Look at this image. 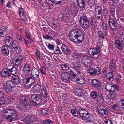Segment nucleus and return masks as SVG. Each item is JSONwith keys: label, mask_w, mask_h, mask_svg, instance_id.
Here are the masks:
<instances>
[{"label": "nucleus", "mask_w": 124, "mask_h": 124, "mask_svg": "<svg viewBox=\"0 0 124 124\" xmlns=\"http://www.w3.org/2000/svg\"><path fill=\"white\" fill-rule=\"evenodd\" d=\"M2 113L5 118L7 120L9 119L10 122L15 121L17 119V114L13 109H4Z\"/></svg>", "instance_id": "f257e3e1"}, {"label": "nucleus", "mask_w": 124, "mask_h": 124, "mask_svg": "<svg viewBox=\"0 0 124 124\" xmlns=\"http://www.w3.org/2000/svg\"><path fill=\"white\" fill-rule=\"evenodd\" d=\"M76 75L72 70L70 71V72H65L62 73L61 75V78L62 80L66 83H69L70 82L72 79L75 78Z\"/></svg>", "instance_id": "f03ea898"}, {"label": "nucleus", "mask_w": 124, "mask_h": 124, "mask_svg": "<svg viewBox=\"0 0 124 124\" xmlns=\"http://www.w3.org/2000/svg\"><path fill=\"white\" fill-rule=\"evenodd\" d=\"M30 98L28 96H21L19 99V102L21 104V110L29 109L31 108L30 105L27 104L28 101L30 100Z\"/></svg>", "instance_id": "7ed1b4c3"}, {"label": "nucleus", "mask_w": 124, "mask_h": 124, "mask_svg": "<svg viewBox=\"0 0 124 124\" xmlns=\"http://www.w3.org/2000/svg\"><path fill=\"white\" fill-rule=\"evenodd\" d=\"M83 35V32L81 31L78 29H75L69 32V39L70 41L74 42H77L75 40L74 37Z\"/></svg>", "instance_id": "20e7f679"}, {"label": "nucleus", "mask_w": 124, "mask_h": 124, "mask_svg": "<svg viewBox=\"0 0 124 124\" xmlns=\"http://www.w3.org/2000/svg\"><path fill=\"white\" fill-rule=\"evenodd\" d=\"M79 23L80 26L85 30L88 29L90 24L88 19L85 16H83L80 19Z\"/></svg>", "instance_id": "39448f33"}, {"label": "nucleus", "mask_w": 124, "mask_h": 124, "mask_svg": "<svg viewBox=\"0 0 124 124\" xmlns=\"http://www.w3.org/2000/svg\"><path fill=\"white\" fill-rule=\"evenodd\" d=\"M14 86V84L12 80H8L4 83L3 87L7 93H10L12 90V88Z\"/></svg>", "instance_id": "423d86ee"}, {"label": "nucleus", "mask_w": 124, "mask_h": 124, "mask_svg": "<svg viewBox=\"0 0 124 124\" xmlns=\"http://www.w3.org/2000/svg\"><path fill=\"white\" fill-rule=\"evenodd\" d=\"M23 84L27 88L31 87L33 84L35 82L34 79L30 77L27 78H24L23 80Z\"/></svg>", "instance_id": "0eeeda50"}, {"label": "nucleus", "mask_w": 124, "mask_h": 124, "mask_svg": "<svg viewBox=\"0 0 124 124\" xmlns=\"http://www.w3.org/2000/svg\"><path fill=\"white\" fill-rule=\"evenodd\" d=\"M88 52L90 55L94 58H98L100 55V51L98 48L90 49Z\"/></svg>", "instance_id": "6e6552de"}, {"label": "nucleus", "mask_w": 124, "mask_h": 124, "mask_svg": "<svg viewBox=\"0 0 124 124\" xmlns=\"http://www.w3.org/2000/svg\"><path fill=\"white\" fill-rule=\"evenodd\" d=\"M109 25L112 31H116L117 24L114 18L110 17L109 19Z\"/></svg>", "instance_id": "1a4fd4ad"}, {"label": "nucleus", "mask_w": 124, "mask_h": 124, "mask_svg": "<svg viewBox=\"0 0 124 124\" xmlns=\"http://www.w3.org/2000/svg\"><path fill=\"white\" fill-rule=\"evenodd\" d=\"M102 106H98L97 108L98 112L101 115L105 117L108 116V111L105 108H102Z\"/></svg>", "instance_id": "9d476101"}, {"label": "nucleus", "mask_w": 124, "mask_h": 124, "mask_svg": "<svg viewBox=\"0 0 124 124\" xmlns=\"http://www.w3.org/2000/svg\"><path fill=\"white\" fill-rule=\"evenodd\" d=\"M37 117L33 115H28L24 119V121L27 123H31L35 122L37 120Z\"/></svg>", "instance_id": "9b49d317"}, {"label": "nucleus", "mask_w": 124, "mask_h": 124, "mask_svg": "<svg viewBox=\"0 0 124 124\" xmlns=\"http://www.w3.org/2000/svg\"><path fill=\"white\" fill-rule=\"evenodd\" d=\"M23 59V57L21 55L16 57L12 60L13 64L16 66L19 65L21 63V61Z\"/></svg>", "instance_id": "f8f14e48"}, {"label": "nucleus", "mask_w": 124, "mask_h": 124, "mask_svg": "<svg viewBox=\"0 0 124 124\" xmlns=\"http://www.w3.org/2000/svg\"><path fill=\"white\" fill-rule=\"evenodd\" d=\"M31 98L33 102L37 104H39L41 100V97L39 94L33 95H32Z\"/></svg>", "instance_id": "ddd939ff"}, {"label": "nucleus", "mask_w": 124, "mask_h": 124, "mask_svg": "<svg viewBox=\"0 0 124 124\" xmlns=\"http://www.w3.org/2000/svg\"><path fill=\"white\" fill-rule=\"evenodd\" d=\"M92 83L93 87L96 89H100L101 88V84L100 82L96 79L92 80Z\"/></svg>", "instance_id": "4468645a"}, {"label": "nucleus", "mask_w": 124, "mask_h": 124, "mask_svg": "<svg viewBox=\"0 0 124 124\" xmlns=\"http://www.w3.org/2000/svg\"><path fill=\"white\" fill-rule=\"evenodd\" d=\"M31 69L30 65L27 63H25L24 65L23 68V72L25 74L30 72Z\"/></svg>", "instance_id": "2eb2a0df"}, {"label": "nucleus", "mask_w": 124, "mask_h": 124, "mask_svg": "<svg viewBox=\"0 0 124 124\" xmlns=\"http://www.w3.org/2000/svg\"><path fill=\"white\" fill-rule=\"evenodd\" d=\"M61 48L62 51L67 55L70 54V50L68 46L64 44H62Z\"/></svg>", "instance_id": "dca6fc26"}, {"label": "nucleus", "mask_w": 124, "mask_h": 124, "mask_svg": "<svg viewBox=\"0 0 124 124\" xmlns=\"http://www.w3.org/2000/svg\"><path fill=\"white\" fill-rule=\"evenodd\" d=\"M117 66L115 61L112 60L110 61V68L111 71L113 72H116Z\"/></svg>", "instance_id": "f3484780"}, {"label": "nucleus", "mask_w": 124, "mask_h": 124, "mask_svg": "<svg viewBox=\"0 0 124 124\" xmlns=\"http://www.w3.org/2000/svg\"><path fill=\"white\" fill-rule=\"evenodd\" d=\"M32 76L34 78H38L39 77V72L37 69L33 68L31 71Z\"/></svg>", "instance_id": "a211bd4d"}, {"label": "nucleus", "mask_w": 124, "mask_h": 124, "mask_svg": "<svg viewBox=\"0 0 124 124\" xmlns=\"http://www.w3.org/2000/svg\"><path fill=\"white\" fill-rule=\"evenodd\" d=\"M41 87L39 85L35 84L31 89V91L32 92L38 93L40 92Z\"/></svg>", "instance_id": "6ab92c4d"}, {"label": "nucleus", "mask_w": 124, "mask_h": 124, "mask_svg": "<svg viewBox=\"0 0 124 124\" xmlns=\"http://www.w3.org/2000/svg\"><path fill=\"white\" fill-rule=\"evenodd\" d=\"M2 54L4 56L8 55L9 53V51L8 47L5 46H3L1 48Z\"/></svg>", "instance_id": "aec40b11"}, {"label": "nucleus", "mask_w": 124, "mask_h": 124, "mask_svg": "<svg viewBox=\"0 0 124 124\" xmlns=\"http://www.w3.org/2000/svg\"><path fill=\"white\" fill-rule=\"evenodd\" d=\"M8 69L4 68L2 69L1 71V74L2 76L6 77L8 76V77L11 76L9 74Z\"/></svg>", "instance_id": "412c9836"}, {"label": "nucleus", "mask_w": 124, "mask_h": 124, "mask_svg": "<svg viewBox=\"0 0 124 124\" xmlns=\"http://www.w3.org/2000/svg\"><path fill=\"white\" fill-rule=\"evenodd\" d=\"M73 69L76 71L78 74H79L82 73L81 70L82 69V67L80 65H76L74 66Z\"/></svg>", "instance_id": "4be33fe9"}, {"label": "nucleus", "mask_w": 124, "mask_h": 124, "mask_svg": "<svg viewBox=\"0 0 124 124\" xmlns=\"http://www.w3.org/2000/svg\"><path fill=\"white\" fill-rule=\"evenodd\" d=\"M41 94V96L44 99H46L48 97V94L45 87H44L42 89Z\"/></svg>", "instance_id": "5701e85b"}, {"label": "nucleus", "mask_w": 124, "mask_h": 124, "mask_svg": "<svg viewBox=\"0 0 124 124\" xmlns=\"http://www.w3.org/2000/svg\"><path fill=\"white\" fill-rule=\"evenodd\" d=\"M80 59H81L83 61H91L90 57L88 56L84 55L83 54H81L80 55Z\"/></svg>", "instance_id": "b1692460"}, {"label": "nucleus", "mask_w": 124, "mask_h": 124, "mask_svg": "<svg viewBox=\"0 0 124 124\" xmlns=\"http://www.w3.org/2000/svg\"><path fill=\"white\" fill-rule=\"evenodd\" d=\"M91 115L88 113L85 115L81 117L82 119L86 122H89L91 121Z\"/></svg>", "instance_id": "393cba45"}, {"label": "nucleus", "mask_w": 124, "mask_h": 124, "mask_svg": "<svg viewBox=\"0 0 124 124\" xmlns=\"http://www.w3.org/2000/svg\"><path fill=\"white\" fill-rule=\"evenodd\" d=\"M12 39V38L9 36H7L6 37L5 42L6 45L7 46H10Z\"/></svg>", "instance_id": "a878e982"}, {"label": "nucleus", "mask_w": 124, "mask_h": 124, "mask_svg": "<svg viewBox=\"0 0 124 124\" xmlns=\"http://www.w3.org/2000/svg\"><path fill=\"white\" fill-rule=\"evenodd\" d=\"M96 97L97 98V101L99 103H101L103 102V98L101 94L100 93H97V95Z\"/></svg>", "instance_id": "bb28decb"}, {"label": "nucleus", "mask_w": 124, "mask_h": 124, "mask_svg": "<svg viewBox=\"0 0 124 124\" xmlns=\"http://www.w3.org/2000/svg\"><path fill=\"white\" fill-rule=\"evenodd\" d=\"M74 93L77 95L81 96L83 94L82 89L80 88L76 89L74 91Z\"/></svg>", "instance_id": "cd10ccee"}, {"label": "nucleus", "mask_w": 124, "mask_h": 124, "mask_svg": "<svg viewBox=\"0 0 124 124\" xmlns=\"http://www.w3.org/2000/svg\"><path fill=\"white\" fill-rule=\"evenodd\" d=\"M115 44L116 47L119 49L121 50L122 49V45L119 40H116L115 42Z\"/></svg>", "instance_id": "c85d7f7f"}, {"label": "nucleus", "mask_w": 124, "mask_h": 124, "mask_svg": "<svg viewBox=\"0 0 124 124\" xmlns=\"http://www.w3.org/2000/svg\"><path fill=\"white\" fill-rule=\"evenodd\" d=\"M12 50L16 54H19L21 52V49L20 46L13 48Z\"/></svg>", "instance_id": "c756f323"}, {"label": "nucleus", "mask_w": 124, "mask_h": 124, "mask_svg": "<svg viewBox=\"0 0 124 124\" xmlns=\"http://www.w3.org/2000/svg\"><path fill=\"white\" fill-rule=\"evenodd\" d=\"M76 81L80 85L84 84L85 82V80L84 78L81 77H79L76 80Z\"/></svg>", "instance_id": "7c9ffc66"}, {"label": "nucleus", "mask_w": 124, "mask_h": 124, "mask_svg": "<svg viewBox=\"0 0 124 124\" xmlns=\"http://www.w3.org/2000/svg\"><path fill=\"white\" fill-rule=\"evenodd\" d=\"M79 112L80 116L82 117L83 116L85 115L88 112L85 109L83 108H81L79 110Z\"/></svg>", "instance_id": "2f4dec72"}, {"label": "nucleus", "mask_w": 124, "mask_h": 124, "mask_svg": "<svg viewBox=\"0 0 124 124\" xmlns=\"http://www.w3.org/2000/svg\"><path fill=\"white\" fill-rule=\"evenodd\" d=\"M6 28L5 27L3 26L0 30V37H4V34L6 32Z\"/></svg>", "instance_id": "473e14b6"}, {"label": "nucleus", "mask_w": 124, "mask_h": 124, "mask_svg": "<svg viewBox=\"0 0 124 124\" xmlns=\"http://www.w3.org/2000/svg\"><path fill=\"white\" fill-rule=\"evenodd\" d=\"M109 93L108 94L109 97L113 98L115 97L116 95V92L114 90H112L108 92Z\"/></svg>", "instance_id": "72a5a7b5"}, {"label": "nucleus", "mask_w": 124, "mask_h": 124, "mask_svg": "<svg viewBox=\"0 0 124 124\" xmlns=\"http://www.w3.org/2000/svg\"><path fill=\"white\" fill-rule=\"evenodd\" d=\"M8 70L9 74H16L17 73V70L13 66L11 69H8Z\"/></svg>", "instance_id": "f704fd0d"}, {"label": "nucleus", "mask_w": 124, "mask_h": 124, "mask_svg": "<svg viewBox=\"0 0 124 124\" xmlns=\"http://www.w3.org/2000/svg\"><path fill=\"white\" fill-rule=\"evenodd\" d=\"M82 64L85 67H90L92 65L91 61H82Z\"/></svg>", "instance_id": "c9c22d12"}, {"label": "nucleus", "mask_w": 124, "mask_h": 124, "mask_svg": "<svg viewBox=\"0 0 124 124\" xmlns=\"http://www.w3.org/2000/svg\"><path fill=\"white\" fill-rule=\"evenodd\" d=\"M60 67L63 70L67 71L69 70V66L67 64H62L60 65Z\"/></svg>", "instance_id": "e433bc0d"}, {"label": "nucleus", "mask_w": 124, "mask_h": 124, "mask_svg": "<svg viewBox=\"0 0 124 124\" xmlns=\"http://www.w3.org/2000/svg\"><path fill=\"white\" fill-rule=\"evenodd\" d=\"M112 108L113 110L118 111L120 109V107L118 104H116L113 105L112 106Z\"/></svg>", "instance_id": "4c0bfd02"}, {"label": "nucleus", "mask_w": 124, "mask_h": 124, "mask_svg": "<svg viewBox=\"0 0 124 124\" xmlns=\"http://www.w3.org/2000/svg\"><path fill=\"white\" fill-rule=\"evenodd\" d=\"M74 38L77 39L78 42L81 43L83 41L84 39L83 35L78 36L77 37H75Z\"/></svg>", "instance_id": "58836bf2"}, {"label": "nucleus", "mask_w": 124, "mask_h": 124, "mask_svg": "<svg viewBox=\"0 0 124 124\" xmlns=\"http://www.w3.org/2000/svg\"><path fill=\"white\" fill-rule=\"evenodd\" d=\"M101 8L99 6L97 7H96L95 10V12L96 14L100 15L101 14Z\"/></svg>", "instance_id": "ea45409f"}, {"label": "nucleus", "mask_w": 124, "mask_h": 124, "mask_svg": "<svg viewBox=\"0 0 124 124\" xmlns=\"http://www.w3.org/2000/svg\"><path fill=\"white\" fill-rule=\"evenodd\" d=\"M19 13L20 17L21 18H25V16L24 15L23 9L22 8H20L19 10Z\"/></svg>", "instance_id": "a19ab883"}, {"label": "nucleus", "mask_w": 124, "mask_h": 124, "mask_svg": "<svg viewBox=\"0 0 124 124\" xmlns=\"http://www.w3.org/2000/svg\"><path fill=\"white\" fill-rule=\"evenodd\" d=\"M112 85L110 84H107L105 86V89L108 92L112 90Z\"/></svg>", "instance_id": "79ce46f5"}, {"label": "nucleus", "mask_w": 124, "mask_h": 124, "mask_svg": "<svg viewBox=\"0 0 124 124\" xmlns=\"http://www.w3.org/2000/svg\"><path fill=\"white\" fill-rule=\"evenodd\" d=\"M90 95L92 98L95 99H96L97 95V93L95 91H93L91 92Z\"/></svg>", "instance_id": "37998d69"}, {"label": "nucleus", "mask_w": 124, "mask_h": 124, "mask_svg": "<svg viewBox=\"0 0 124 124\" xmlns=\"http://www.w3.org/2000/svg\"><path fill=\"white\" fill-rule=\"evenodd\" d=\"M71 113L75 117H77L78 115V112L75 109H71Z\"/></svg>", "instance_id": "c03bdc74"}, {"label": "nucleus", "mask_w": 124, "mask_h": 124, "mask_svg": "<svg viewBox=\"0 0 124 124\" xmlns=\"http://www.w3.org/2000/svg\"><path fill=\"white\" fill-rule=\"evenodd\" d=\"M106 77L108 79L110 80L114 77L113 75L112 72L108 73L106 75Z\"/></svg>", "instance_id": "a18cd8bd"}, {"label": "nucleus", "mask_w": 124, "mask_h": 124, "mask_svg": "<svg viewBox=\"0 0 124 124\" xmlns=\"http://www.w3.org/2000/svg\"><path fill=\"white\" fill-rule=\"evenodd\" d=\"M96 20L95 19L93 18L90 22V24L93 27H94L97 25Z\"/></svg>", "instance_id": "49530a36"}, {"label": "nucleus", "mask_w": 124, "mask_h": 124, "mask_svg": "<svg viewBox=\"0 0 124 124\" xmlns=\"http://www.w3.org/2000/svg\"><path fill=\"white\" fill-rule=\"evenodd\" d=\"M19 46L18 42L16 41H13L12 44V47L13 48H14Z\"/></svg>", "instance_id": "de8ad7c7"}, {"label": "nucleus", "mask_w": 124, "mask_h": 124, "mask_svg": "<svg viewBox=\"0 0 124 124\" xmlns=\"http://www.w3.org/2000/svg\"><path fill=\"white\" fill-rule=\"evenodd\" d=\"M43 124H52L53 122L49 119L43 121Z\"/></svg>", "instance_id": "09e8293b"}, {"label": "nucleus", "mask_w": 124, "mask_h": 124, "mask_svg": "<svg viewBox=\"0 0 124 124\" xmlns=\"http://www.w3.org/2000/svg\"><path fill=\"white\" fill-rule=\"evenodd\" d=\"M119 86L118 85L116 84H113L112 85V90L118 91L119 89Z\"/></svg>", "instance_id": "8fccbe9b"}, {"label": "nucleus", "mask_w": 124, "mask_h": 124, "mask_svg": "<svg viewBox=\"0 0 124 124\" xmlns=\"http://www.w3.org/2000/svg\"><path fill=\"white\" fill-rule=\"evenodd\" d=\"M98 35L100 38L104 39V35L102 31H99L98 33Z\"/></svg>", "instance_id": "3c124183"}, {"label": "nucleus", "mask_w": 124, "mask_h": 124, "mask_svg": "<svg viewBox=\"0 0 124 124\" xmlns=\"http://www.w3.org/2000/svg\"><path fill=\"white\" fill-rule=\"evenodd\" d=\"M88 73L92 75H96V73L95 72V70L91 68L89 69L88 70Z\"/></svg>", "instance_id": "603ef678"}, {"label": "nucleus", "mask_w": 124, "mask_h": 124, "mask_svg": "<svg viewBox=\"0 0 124 124\" xmlns=\"http://www.w3.org/2000/svg\"><path fill=\"white\" fill-rule=\"evenodd\" d=\"M78 4L79 7L81 8H83L85 6V4L84 0H83L82 1L80 2Z\"/></svg>", "instance_id": "864d4df0"}, {"label": "nucleus", "mask_w": 124, "mask_h": 124, "mask_svg": "<svg viewBox=\"0 0 124 124\" xmlns=\"http://www.w3.org/2000/svg\"><path fill=\"white\" fill-rule=\"evenodd\" d=\"M36 56L38 61H40V57L39 52V50L37 49L35 53Z\"/></svg>", "instance_id": "5fc2aeb1"}, {"label": "nucleus", "mask_w": 124, "mask_h": 124, "mask_svg": "<svg viewBox=\"0 0 124 124\" xmlns=\"http://www.w3.org/2000/svg\"><path fill=\"white\" fill-rule=\"evenodd\" d=\"M62 21L66 22H68L70 21L69 18L66 16L62 17Z\"/></svg>", "instance_id": "6e6d98bb"}, {"label": "nucleus", "mask_w": 124, "mask_h": 124, "mask_svg": "<svg viewBox=\"0 0 124 124\" xmlns=\"http://www.w3.org/2000/svg\"><path fill=\"white\" fill-rule=\"evenodd\" d=\"M48 112L47 109L46 108H44L41 110L42 114L44 116H46Z\"/></svg>", "instance_id": "4d7b16f0"}, {"label": "nucleus", "mask_w": 124, "mask_h": 124, "mask_svg": "<svg viewBox=\"0 0 124 124\" xmlns=\"http://www.w3.org/2000/svg\"><path fill=\"white\" fill-rule=\"evenodd\" d=\"M115 11V7L114 6H113V7H112V8H111L110 9V13H111L112 15L113 16V17L114 16Z\"/></svg>", "instance_id": "13d9d810"}, {"label": "nucleus", "mask_w": 124, "mask_h": 124, "mask_svg": "<svg viewBox=\"0 0 124 124\" xmlns=\"http://www.w3.org/2000/svg\"><path fill=\"white\" fill-rule=\"evenodd\" d=\"M95 71L96 74L99 75L101 73V70L99 67H96Z\"/></svg>", "instance_id": "bf43d9fd"}, {"label": "nucleus", "mask_w": 124, "mask_h": 124, "mask_svg": "<svg viewBox=\"0 0 124 124\" xmlns=\"http://www.w3.org/2000/svg\"><path fill=\"white\" fill-rule=\"evenodd\" d=\"M59 24V22L56 20H53V24L54 26H58Z\"/></svg>", "instance_id": "052dcab7"}, {"label": "nucleus", "mask_w": 124, "mask_h": 124, "mask_svg": "<svg viewBox=\"0 0 124 124\" xmlns=\"http://www.w3.org/2000/svg\"><path fill=\"white\" fill-rule=\"evenodd\" d=\"M60 52H61V51L59 47H56L54 51V53L56 54H59Z\"/></svg>", "instance_id": "680f3d73"}, {"label": "nucleus", "mask_w": 124, "mask_h": 124, "mask_svg": "<svg viewBox=\"0 0 124 124\" xmlns=\"http://www.w3.org/2000/svg\"><path fill=\"white\" fill-rule=\"evenodd\" d=\"M46 2L48 5L53 4L54 2V0H46Z\"/></svg>", "instance_id": "e2e57ef3"}, {"label": "nucleus", "mask_w": 124, "mask_h": 124, "mask_svg": "<svg viewBox=\"0 0 124 124\" xmlns=\"http://www.w3.org/2000/svg\"><path fill=\"white\" fill-rule=\"evenodd\" d=\"M19 77L16 75H13L12 76L11 78L10 79L14 82L16 79H17Z\"/></svg>", "instance_id": "0e129e2a"}, {"label": "nucleus", "mask_w": 124, "mask_h": 124, "mask_svg": "<svg viewBox=\"0 0 124 124\" xmlns=\"http://www.w3.org/2000/svg\"><path fill=\"white\" fill-rule=\"evenodd\" d=\"M81 54L79 55L78 54L76 53H74L73 54V56L75 58H77L80 59V55Z\"/></svg>", "instance_id": "69168bd1"}, {"label": "nucleus", "mask_w": 124, "mask_h": 124, "mask_svg": "<svg viewBox=\"0 0 124 124\" xmlns=\"http://www.w3.org/2000/svg\"><path fill=\"white\" fill-rule=\"evenodd\" d=\"M104 122L105 124H112V121L108 119L105 120Z\"/></svg>", "instance_id": "338daca9"}, {"label": "nucleus", "mask_w": 124, "mask_h": 124, "mask_svg": "<svg viewBox=\"0 0 124 124\" xmlns=\"http://www.w3.org/2000/svg\"><path fill=\"white\" fill-rule=\"evenodd\" d=\"M120 38L121 42L124 46V34H121Z\"/></svg>", "instance_id": "774afa93"}]
</instances>
